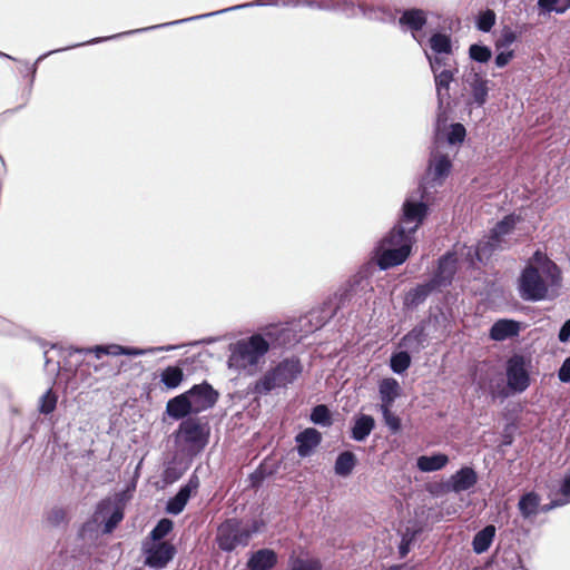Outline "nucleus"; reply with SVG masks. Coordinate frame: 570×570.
I'll use <instances>...</instances> for the list:
<instances>
[{
    "mask_svg": "<svg viewBox=\"0 0 570 570\" xmlns=\"http://www.w3.org/2000/svg\"><path fill=\"white\" fill-rule=\"evenodd\" d=\"M295 338L288 327L268 325L262 332L242 337L228 345L227 366L239 375L254 376L266 363L271 346H286Z\"/></svg>",
    "mask_w": 570,
    "mask_h": 570,
    "instance_id": "nucleus-1",
    "label": "nucleus"
},
{
    "mask_svg": "<svg viewBox=\"0 0 570 570\" xmlns=\"http://www.w3.org/2000/svg\"><path fill=\"white\" fill-rule=\"evenodd\" d=\"M428 207L422 202L407 198L402 207V216L396 226L382 238L375 249V258L381 269L403 264L410 256L414 234L426 216Z\"/></svg>",
    "mask_w": 570,
    "mask_h": 570,
    "instance_id": "nucleus-2",
    "label": "nucleus"
},
{
    "mask_svg": "<svg viewBox=\"0 0 570 570\" xmlns=\"http://www.w3.org/2000/svg\"><path fill=\"white\" fill-rule=\"evenodd\" d=\"M561 286V272L546 254L537 250L523 269L520 281V296L525 301H541L554 296Z\"/></svg>",
    "mask_w": 570,
    "mask_h": 570,
    "instance_id": "nucleus-3",
    "label": "nucleus"
},
{
    "mask_svg": "<svg viewBox=\"0 0 570 570\" xmlns=\"http://www.w3.org/2000/svg\"><path fill=\"white\" fill-rule=\"evenodd\" d=\"M302 372L303 365L297 357H286L268 368L255 381L253 391L257 394L266 395L275 389L286 387L292 384Z\"/></svg>",
    "mask_w": 570,
    "mask_h": 570,
    "instance_id": "nucleus-4",
    "label": "nucleus"
},
{
    "mask_svg": "<svg viewBox=\"0 0 570 570\" xmlns=\"http://www.w3.org/2000/svg\"><path fill=\"white\" fill-rule=\"evenodd\" d=\"M254 6H275V7H285V8L286 7L295 8V7H299V6L307 7L305 4V0H256L254 2H248V3L238 4V6H233V7H229V8H226V9H222V10H218V11H215V12H209V13H205V14H198V16H195V17H190V18H186V19H180V20H176V21H171V22H167V23H160V24H157V26L148 27V28H141V29H137V30H132V31L121 32V33L114 35V36H110V37L94 38V39H91L89 41H86V42H81V43H77V45H73V46H69V47H67V50L68 49H72V48H77V47H80V46L99 43V42H102V41H107V40H110V39L119 38V37L126 36V35H131V33H135V32H144V31H147V30L156 29V28H164V27H167V26L184 23V22L191 21V20L204 19V18H207V17L220 14V13H224V12H227V11L239 10V9H243V8H248V7H254Z\"/></svg>",
    "mask_w": 570,
    "mask_h": 570,
    "instance_id": "nucleus-5",
    "label": "nucleus"
},
{
    "mask_svg": "<svg viewBox=\"0 0 570 570\" xmlns=\"http://www.w3.org/2000/svg\"><path fill=\"white\" fill-rule=\"evenodd\" d=\"M209 425L198 417L184 420L176 433V442L183 451L190 455L199 453L208 443Z\"/></svg>",
    "mask_w": 570,
    "mask_h": 570,
    "instance_id": "nucleus-6",
    "label": "nucleus"
},
{
    "mask_svg": "<svg viewBox=\"0 0 570 570\" xmlns=\"http://www.w3.org/2000/svg\"><path fill=\"white\" fill-rule=\"evenodd\" d=\"M456 155V150L444 149L434 144L428 170L424 177V181L422 184V193L424 195L429 194L430 188H434L443 184L445 178L449 176L452 169V160Z\"/></svg>",
    "mask_w": 570,
    "mask_h": 570,
    "instance_id": "nucleus-7",
    "label": "nucleus"
},
{
    "mask_svg": "<svg viewBox=\"0 0 570 570\" xmlns=\"http://www.w3.org/2000/svg\"><path fill=\"white\" fill-rule=\"evenodd\" d=\"M252 532L236 519H228L217 529L216 541L224 551H233L248 544Z\"/></svg>",
    "mask_w": 570,
    "mask_h": 570,
    "instance_id": "nucleus-8",
    "label": "nucleus"
},
{
    "mask_svg": "<svg viewBox=\"0 0 570 570\" xmlns=\"http://www.w3.org/2000/svg\"><path fill=\"white\" fill-rule=\"evenodd\" d=\"M178 346L176 345H167V346H158L150 348H137V347H126L118 344H109V345H96L94 347H76L71 348V352L78 354H94L97 358H100L102 355H128V356H140L146 354H153L157 352L164 351H173Z\"/></svg>",
    "mask_w": 570,
    "mask_h": 570,
    "instance_id": "nucleus-9",
    "label": "nucleus"
},
{
    "mask_svg": "<svg viewBox=\"0 0 570 570\" xmlns=\"http://www.w3.org/2000/svg\"><path fill=\"white\" fill-rule=\"evenodd\" d=\"M515 219L513 216H507L504 219L499 222L492 229V234L488 239L479 242L474 255L476 259L482 262L495 249L502 248V237L508 235L514 227Z\"/></svg>",
    "mask_w": 570,
    "mask_h": 570,
    "instance_id": "nucleus-10",
    "label": "nucleus"
},
{
    "mask_svg": "<svg viewBox=\"0 0 570 570\" xmlns=\"http://www.w3.org/2000/svg\"><path fill=\"white\" fill-rule=\"evenodd\" d=\"M505 372L508 386L513 392L521 393L530 385V375L523 356H511L507 362Z\"/></svg>",
    "mask_w": 570,
    "mask_h": 570,
    "instance_id": "nucleus-11",
    "label": "nucleus"
},
{
    "mask_svg": "<svg viewBox=\"0 0 570 570\" xmlns=\"http://www.w3.org/2000/svg\"><path fill=\"white\" fill-rule=\"evenodd\" d=\"M144 554L146 566L160 570L174 558L175 547L169 542H151L144 546Z\"/></svg>",
    "mask_w": 570,
    "mask_h": 570,
    "instance_id": "nucleus-12",
    "label": "nucleus"
},
{
    "mask_svg": "<svg viewBox=\"0 0 570 570\" xmlns=\"http://www.w3.org/2000/svg\"><path fill=\"white\" fill-rule=\"evenodd\" d=\"M186 394L190 401L194 414L210 409L218 399V393L206 382L194 385Z\"/></svg>",
    "mask_w": 570,
    "mask_h": 570,
    "instance_id": "nucleus-13",
    "label": "nucleus"
},
{
    "mask_svg": "<svg viewBox=\"0 0 570 570\" xmlns=\"http://www.w3.org/2000/svg\"><path fill=\"white\" fill-rule=\"evenodd\" d=\"M305 4L311 9L341 12L347 18L360 14L358 4L351 0H305Z\"/></svg>",
    "mask_w": 570,
    "mask_h": 570,
    "instance_id": "nucleus-14",
    "label": "nucleus"
},
{
    "mask_svg": "<svg viewBox=\"0 0 570 570\" xmlns=\"http://www.w3.org/2000/svg\"><path fill=\"white\" fill-rule=\"evenodd\" d=\"M465 138V128L461 124H452L446 134L441 131V116L438 118L436 134L434 144L444 149L456 150V145L463 142Z\"/></svg>",
    "mask_w": 570,
    "mask_h": 570,
    "instance_id": "nucleus-15",
    "label": "nucleus"
},
{
    "mask_svg": "<svg viewBox=\"0 0 570 570\" xmlns=\"http://www.w3.org/2000/svg\"><path fill=\"white\" fill-rule=\"evenodd\" d=\"M478 482L476 472L470 468L464 466L444 483V489L449 492L460 493L473 488Z\"/></svg>",
    "mask_w": 570,
    "mask_h": 570,
    "instance_id": "nucleus-16",
    "label": "nucleus"
},
{
    "mask_svg": "<svg viewBox=\"0 0 570 570\" xmlns=\"http://www.w3.org/2000/svg\"><path fill=\"white\" fill-rule=\"evenodd\" d=\"M466 89L472 96V101L478 107L485 104L489 94V80L483 78L479 72L471 71L464 77Z\"/></svg>",
    "mask_w": 570,
    "mask_h": 570,
    "instance_id": "nucleus-17",
    "label": "nucleus"
},
{
    "mask_svg": "<svg viewBox=\"0 0 570 570\" xmlns=\"http://www.w3.org/2000/svg\"><path fill=\"white\" fill-rule=\"evenodd\" d=\"M402 27L409 29L412 37L421 45V37L417 35L426 23V13L422 9L405 10L399 20Z\"/></svg>",
    "mask_w": 570,
    "mask_h": 570,
    "instance_id": "nucleus-18",
    "label": "nucleus"
},
{
    "mask_svg": "<svg viewBox=\"0 0 570 570\" xmlns=\"http://www.w3.org/2000/svg\"><path fill=\"white\" fill-rule=\"evenodd\" d=\"M297 453L301 458L309 456L322 442V434L313 428H307L295 436Z\"/></svg>",
    "mask_w": 570,
    "mask_h": 570,
    "instance_id": "nucleus-19",
    "label": "nucleus"
},
{
    "mask_svg": "<svg viewBox=\"0 0 570 570\" xmlns=\"http://www.w3.org/2000/svg\"><path fill=\"white\" fill-rule=\"evenodd\" d=\"M455 72H458V69H442L441 72L433 73L439 101V109H441L444 104H449L450 85L454 79Z\"/></svg>",
    "mask_w": 570,
    "mask_h": 570,
    "instance_id": "nucleus-20",
    "label": "nucleus"
},
{
    "mask_svg": "<svg viewBox=\"0 0 570 570\" xmlns=\"http://www.w3.org/2000/svg\"><path fill=\"white\" fill-rule=\"evenodd\" d=\"M520 332V323L513 320H499L490 328V337L493 341H505L514 337Z\"/></svg>",
    "mask_w": 570,
    "mask_h": 570,
    "instance_id": "nucleus-21",
    "label": "nucleus"
},
{
    "mask_svg": "<svg viewBox=\"0 0 570 570\" xmlns=\"http://www.w3.org/2000/svg\"><path fill=\"white\" fill-rule=\"evenodd\" d=\"M380 407L392 406L402 393L400 383L393 377L383 379L379 384Z\"/></svg>",
    "mask_w": 570,
    "mask_h": 570,
    "instance_id": "nucleus-22",
    "label": "nucleus"
},
{
    "mask_svg": "<svg viewBox=\"0 0 570 570\" xmlns=\"http://www.w3.org/2000/svg\"><path fill=\"white\" fill-rule=\"evenodd\" d=\"M166 413L174 420H180L186 417L188 414L194 413L186 392L167 402Z\"/></svg>",
    "mask_w": 570,
    "mask_h": 570,
    "instance_id": "nucleus-23",
    "label": "nucleus"
},
{
    "mask_svg": "<svg viewBox=\"0 0 570 570\" xmlns=\"http://www.w3.org/2000/svg\"><path fill=\"white\" fill-rule=\"evenodd\" d=\"M277 562L276 553L271 549H261L252 554L247 562L249 570H269Z\"/></svg>",
    "mask_w": 570,
    "mask_h": 570,
    "instance_id": "nucleus-24",
    "label": "nucleus"
},
{
    "mask_svg": "<svg viewBox=\"0 0 570 570\" xmlns=\"http://www.w3.org/2000/svg\"><path fill=\"white\" fill-rule=\"evenodd\" d=\"M456 257L453 253H448L439 262L438 274L433 282L439 285L449 283L455 273Z\"/></svg>",
    "mask_w": 570,
    "mask_h": 570,
    "instance_id": "nucleus-25",
    "label": "nucleus"
},
{
    "mask_svg": "<svg viewBox=\"0 0 570 570\" xmlns=\"http://www.w3.org/2000/svg\"><path fill=\"white\" fill-rule=\"evenodd\" d=\"M436 287V284L431 281L425 284L417 285L415 288L407 292L404 298V304L407 307H416L422 304L426 297Z\"/></svg>",
    "mask_w": 570,
    "mask_h": 570,
    "instance_id": "nucleus-26",
    "label": "nucleus"
},
{
    "mask_svg": "<svg viewBox=\"0 0 570 570\" xmlns=\"http://www.w3.org/2000/svg\"><path fill=\"white\" fill-rule=\"evenodd\" d=\"M111 511L110 517L105 523L104 532L110 533L112 530L117 527V524L122 520V511L115 507V504L111 501H102L97 509V515H102L105 512Z\"/></svg>",
    "mask_w": 570,
    "mask_h": 570,
    "instance_id": "nucleus-27",
    "label": "nucleus"
},
{
    "mask_svg": "<svg viewBox=\"0 0 570 570\" xmlns=\"http://www.w3.org/2000/svg\"><path fill=\"white\" fill-rule=\"evenodd\" d=\"M448 463V455L438 453L433 455H422L417 458L416 466L422 472H434L442 470Z\"/></svg>",
    "mask_w": 570,
    "mask_h": 570,
    "instance_id": "nucleus-28",
    "label": "nucleus"
},
{
    "mask_svg": "<svg viewBox=\"0 0 570 570\" xmlns=\"http://www.w3.org/2000/svg\"><path fill=\"white\" fill-rule=\"evenodd\" d=\"M426 334L424 327L422 325H419L411 330L401 340L400 346L413 352H419L424 346Z\"/></svg>",
    "mask_w": 570,
    "mask_h": 570,
    "instance_id": "nucleus-29",
    "label": "nucleus"
},
{
    "mask_svg": "<svg viewBox=\"0 0 570 570\" xmlns=\"http://www.w3.org/2000/svg\"><path fill=\"white\" fill-rule=\"evenodd\" d=\"M495 535V527L490 524L480 530L473 538L472 547L473 551L478 554L485 552L491 543L493 542Z\"/></svg>",
    "mask_w": 570,
    "mask_h": 570,
    "instance_id": "nucleus-30",
    "label": "nucleus"
},
{
    "mask_svg": "<svg viewBox=\"0 0 570 570\" xmlns=\"http://www.w3.org/2000/svg\"><path fill=\"white\" fill-rule=\"evenodd\" d=\"M375 421L372 416L362 414L355 420L352 428V438L355 441H364L373 431Z\"/></svg>",
    "mask_w": 570,
    "mask_h": 570,
    "instance_id": "nucleus-31",
    "label": "nucleus"
},
{
    "mask_svg": "<svg viewBox=\"0 0 570 570\" xmlns=\"http://www.w3.org/2000/svg\"><path fill=\"white\" fill-rule=\"evenodd\" d=\"M540 498L534 492L525 493L519 501V510L523 518H530L538 513Z\"/></svg>",
    "mask_w": 570,
    "mask_h": 570,
    "instance_id": "nucleus-32",
    "label": "nucleus"
},
{
    "mask_svg": "<svg viewBox=\"0 0 570 570\" xmlns=\"http://www.w3.org/2000/svg\"><path fill=\"white\" fill-rule=\"evenodd\" d=\"M184 380V372L178 366H168L160 373V382L168 390H174L180 385Z\"/></svg>",
    "mask_w": 570,
    "mask_h": 570,
    "instance_id": "nucleus-33",
    "label": "nucleus"
},
{
    "mask_svg": "<svg viewBox=\"0 0 570 570\" xmlns=\"http://www.w3.org/2000/svg\"><path fill=\"white\" fill-rule=\"evenodd\" d=\"M355 464L356 458L352 452H342L335 461V473L340 476H347L352 473Z\"/></svg>",
    "mask_w": 570,
    "mask_h": 570,
    "instance_id": "nucleus-34",
    "label": "nucleus"
},
{
    "mask_svg": "<svg viewBox=\"0 0 570 570\" xmlns=\"http://www.w3.org/2000/svg\"><path fill=\"white\" fill-rule=\"evenodd\" d=\"M430 47L436 55H450L452 52L451 38L444 33L436 32L430 38Z\"/></svg>",
    "mask_w": 570,
    "mask_h": 570,
    "instance_id": "nucleus-35",
    "label": "nucleus"
},
{
    "mask_svg": "<svg viewBox=\"0 0 570 570\" xmlns=\"http://www.w3.org/2000/svg\"><path fill=\"white\" fill-rule=\"evenodd\" d=\"M570 503V474H567L560 485V498L551 501L550 504L542 507V511L547 512L553 508L562 507Z\"/></svg>",
    "mask_w": 570,
    "mask_h": 570,
    "instance_id": "nucleus-36",
    "label": "nucleus"
},
{
    "mask_svg": "<svg viewBox=\"0 0 570 570\" xmlns=\"http://www.w3.org/2000/svg\"><path fill=\"white\" fill-rule=\"evenodd\" d=\"M425 56L433 73L441 72L442 69H456L455 61L449 58V55L435 53V56L432 57L428 51H425Z\"/></svg>",
    "mask_w": 570,
    "mask_h": 570,
    "instance_id": "nucleus-37",
    "label": "nucleus"
},
{
    "mask_svg": "<svg viewBox=\"0 0 570 570\" xmlns=\"http://www.w3.org/2000/svg\"><path fill=\"white\" fill-rule=\"evenodd\" d=\"M190 495L187 493V490L179 489L177 494L169 499L166 505V511L169 514L177 515L179 514L184 508L186 507Z\"/></svg>",
    "mask_w": 570,
    "mask_h": 570,
    "instance_id": "nucleus-38",
    "label": "nucleus"
},
{
    "mask_svg": "<svg viewBox=\"0 0 570 570\" xmlns=\"http://www.w3.org/2000/svg\"><path fill=\"white\" fill-rule=\"evenodd\" d=\"M542 13H563L570 8V0H538Z\"/></svg>",
    "mask_w": 570,
    "mask_h": 570,
    "instance_id": "nucleus-39",
    "label": "nucleus"
},
{
    "mask_svg": "<svg viewBox=\"0 0 570 570\" xmlns=\"http://www.w3.org/2000/svg\"><path fill=\"white\" fill-rule=\"evenodd\" d=\"M360 14L363 17L370 19V20H380L385 21L387 18L391 17L390 11L383 9V8H375L372 6H367L364 2L358 3Z\"/></svg>",
    "mask_w": 570,
    "mask_h": 570,
    "instance_id": "nucleus-40",
    "label": "nucleus"
},
{
    "mask_svg": "<svg viewBox=\"0 0 570 570\" xmlns=\"http://www.w3.org/2000/svg\"><path fill=\"white\" fill-rule=\"evenodd\" d=\"M360 14L363 17L370 19V20H380L385 21L387 18L391 17L390 11L383 9V8H375L372 6H367L364 2L358 3Z\"/></svg>",
    "mask_w": 570,
    "mask_h": 570,
    "instance_id": "nucleus-41",
    "label": "nucleus"
},
{
    "mask_svg": "<svg viewBox=\"0 0 570 570\" xmlns=\"http://www.w3.org/2000/svg\"><path fill=\"white\" fill-rule=\"evenodd\" d=\"M411 365V356L407 351L394 353L391 356L390 366L396 374L404 373Z\"/></svg>",
    "mask_w": 570,
    "mask_h": 570,
    "instance_id": "nucleus-42",
    "label": "nucleus"
},
{
    "mask_svg": "<svg viewBox=\"0 0 570 570\" xmlns=\"http://www.w3.org/2000/svg\"><path fill=\"white\" fill-rule=\"evenodd\" d=\"M469 56L476 62L485 63L491 59L492 51L487 46L474 43L469 48Z\"/></svg>",
    "mask_w": 570,
    "mask_h": 570,
    "instance_id": "nucleus-43",
    "label": "nucleus"
},
{
    "mask_svg": "<svg viewBox=\"0 0 570 570\" xmlns=\"http://www.w3.org/2000/svg\"><path fill=\"white\" fill-rule=\"evenodd\" d=\"M57 395L51 389L47 390L46 393L39 399L38 410L42 414H50L55 411L57 405Z\"/></svg>",
    "mask_w": 570,
    "mask_h": 570,
    "instance_id": "nucleus-44",
    "label": "nucleus"
},
{
    "mask_svg": "<svg viewBox=\"0 0 570 570\" xmlns=\"http://www.w3.org/2000/svg\"><path fill=\"white\" fill-rule=\"evenodd\" d=\"M502 570H528L522 566L520 556L513 550H507L502 554Z\"/></svg>",
    "mask_w": 570,
    "mask_h": 570,
    "instance_id": "nucleus-45",
    "label": "nucleus"
},
{
    "mask_svg": "<svg viewBox=\"0 0 570 570\" xmlns=\"http://www.w3.org/2000/svg\"><path fill=\"white\" fill-rule=\"evenodd\" d=\"M289 568L291 570H321V564L315 559L292 557Z\"/></svg>",
    "mask_w": 570,
    "mask_h": 570,
    "instance_id": "nucleus-46",
    "label": "nucleus"
},
{
    "mask_svg": "<svg viewBox=\"0 0 570 570\" xmlns=\"http://www.w3.org/2000/svg\"><path fill=\"white\" fill-rule=\"evenodd\" d=\"M311 421L315 424L328 426L331 424V414L325 405H316L311 413Z\"/></svg>",
    "mask_w": 570,
    "mask_h": 570,
    "instance_id": "nucleus-47",
    "label": "nucleus"
},
{
    "mask_svg": "<svg viewBox=\"0 0 570 570\" xmlns=\"http://www.w3.org/2000/svg\"><path fill=\"white\" fill-rule=\"evenodd\" d=\"M171 529L173 521L169 519H161L150 532L153 542H161L160 540L165 538L171 531Z\"/></svg>",
    "mask_w": 570,
    "mask_h": 570,
    "instance_id": "nucleus-48",
    "label": "nucleus"
},
{
    "mask_svg": "<svg viewBox=\"0 0 570 570\" xmlns=\"http://www.w3.org/2000/svg\"><path fill=\"white\" fill-rule=\"evenodd\" d=\"M494 11L488 9L481 12L476 19V27L480 31L489 32L495 23Z\"/></svg>",
    "mask_w": 570,
    "mask_h": 570,
    "instance_id": "nucleus-49",
    "label": "nucleus"
},
{
    "mask_svg": "<svg viewBox=\"0 0 570 570\" xmlns=\"http://www.w3.org/2000/svg\"><path fill=\"white\" fill-rule=\"evenodd\" d=\"M392 406L380 407L386 426L396 433L401 429V420L391 411Z\"/></svg>",
    "mask_w": 570,
    "mask_h": 570,
    "instance_id": "nucleus-50",
    "label": "nucleus"
},
{
    "mask_svg": "<svg viewBox=\"0 0 570 570\" xmlns=\"http://www.w3.org/2000/svg\"><path fill=\"white\" fill-rule=\"evenodd\" d=\"M518 39L517 33L510 28H504L501 32L500 38L495 41L497 50L508 49Z\"/></svg>",
    "mask_w": 570,
    "mask_h": 570,
    "instance_id": "nucleus-51",
    "label": "nucleus"
},
{
    "mask_svg": "<svg viewBox=\"0 0 570 570\" xmlns=\"http://www.w3.org/2000/svg\"><path fill=\"white\" fill-rule=\"evenodd\" d=\"M499 51L500 52L497 55L494 62L498 68H503L512 60L514 51L508 49H501Z\"/></svg>",
    "mask_w": 570,
    "mask_h": 570,
    "instance_id": "nucleus-52",
    "label": "nucleus"
},
{
    "mask_svg": "<svg viewBox=\"0 0 570 570\" xmlns=\"http://www.w3.org/2000/svg\"><path fill=\"white\" fill-rule=\"evenodd\" d=\"M17 327L16 325L10 322L9 320H6L0 316V334H7L12 335L16 334Z\"/></svg>",
    "mask_w": 570,
    "mask_h": 570,
    "instance_id": "nucleus-53",
    "label": "nucleus"
},
{
    "mask_svg": "<svg viewBox=\"0 0 570 570\" xmlns=\"http://www.w3.org/2000/svg\"><path fill=\"white\" fill-rule=\"evenodd\" d=\"M559 380L561 382L568 383L570 382V357H568L559 370Z\"/></svg>",
    "mask_w": 570,
    "mask_h": 570,
    "instance_id": "nucleus-54",
    "label": "nucleus"
},
{
    "mask_svg": "<svg viewBox=\"0 0 570 570\" xmlns=\"http://www.w3.org/2000/svg\"><path fill=\"white\" fill-rule=\"evenodd\" d=\"M199 484H200L199 479H198V476L194 473V474L189 478L188 482H187L185 485H183L180 489H183V490H187V493H189V495H191V493H193V492H195V491L199 488Z\"/></svg>",
    "mask_w": 570,
    "mask_h": 570,
    "instance_id": "nucleus-55",
    "label": "nucleus"
},
{
    "mask_svg": "<svg viewBox=\"0 0 570 570\" xmlns=\"http://www.w3.org/2000/svg\"><path fill=\"white\" fill-rule=\"evenodd\" d=\"M559 341L562 343H567L570 341V318L564 322L559 331Z\"/></svg>",
    "mask_w": 570,
    "mask_h": 570,
    "instance_id": "nucleus-56",
    "label": "nucleus"
},
{
    "mask_svg": "<svg viewBox=\"0 0 570 570\" xmlns=\"http://www.w3.org/2000/svg\"><path fill=\"white\" fill-rule=\"evenodd\" d=\"M63 517H65V513L61 509H56V510H52L51 513H50V520L51 522L58 524L59 522H61L63 520Z\"/></svg>",
    "mask_w": 570,
    "mask_h": 570,
    "instance_id": "nucleus-57",
    "label": "nucleus"
},
{
    "mask_svg": "<svg viewBox=\"0 0 570 570\" xmlns=\"http://www.w3.org/2000/svg\"><path fill=\"white\" fill-rule=\"evenodd\" d=\"M401 557H405L410 551V541L405 538L402 539L401 544L399 547Z\"/></svg>",
    "mask_w": 570,
    "mask_h": 570,
    "instance_id": "nucleus-58",
    "label": "nucleus"
},
{
    "mask_svg": "<svg viewBox=\"0 0 570 570\" xmlns=\"http://www.w3.org/2000/svg\"><path fill=\"white\" fill-rule=\"evenodd\" d=\"M333 312L326 313V315L322 317V320L317 321L315 328H320L321 326H323L326 323V321L333 316Z\"/></svg>",
    "mask_w": 570,
    "mask_h": 570,
    "instance_id": "nucleus-59",
    "label": "nucleus"
},
{
    "mask_svg": "<svg viewBox=\"0 0 570 570\" xmlns=\"http://www.w3.org/2000/svg\"><path fill=\"white\" fill-rule=\"evenodd\" d=\"M405 566H393L389 570H404Z\"/></svg>",
    "mask_w": 570,
    "mask_h": 570,
    "instance_id": "nucleus-60",
    "label": "nucleus"
},
{
    "mask_svg": "<svg viewBox=\"0 0 570 570\" xmlns=\"http://www.w3.org/2000/svg\"><path fill=\"white\" fill-rule=\"evenodd\" d=\"M0 57H4V58H9V59H13L11 56L4 53V52H1L0 51Z\"/></svg>",
    "mask_w": 570,
    "mask_h": 570,
    "instance_id": "nucleus-61",
    "label": "nucleus"
},
{
    "mask_svg": "<svg viewBox=\"0 0 570 570\" xmlns=\"http://www.w3.org/2000/svg\"><path fill=\"white\" fill-rule=\"evenodd\" d=\"M315 314H316V312H312V313L309 314V320H308L309 322L315 317Z\"/></svg>",
    "mask_w": 570,
    "mask_h": 570,
    "instance_id": "nucleus-62",
    "label": "nucleus"
},
{
    "mask_svg": "<svg viewBox=\"0 0 570 570\" xmlns=\"http://www.w3.org/2000/svg\"><path fill=\"white\" fill-rule=\"evenodd\" d=\"M470 255H471V248H468L466 256H470Z\"/></svg>",
    "mask_w": 570,
    "mask_h": 570,
    "instance_id": "nucleus-63",
    "label": "nucleus"
}]
</instances>
